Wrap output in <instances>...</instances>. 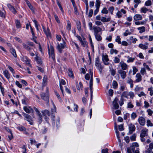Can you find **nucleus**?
<instances>
[{
	"instance_id": "nucleus-1",
	"label": "nucleus",
	"mask_w": 153,
	"mask_h": 153,
	"mask_svg": "<svg viewBox=\"0 0 153 153\" xmlns=\"http://www.w3.org/2000/svg\"><path fill=\"white\" fill-rule=\"evenodd\" d=\"M139 145L137 143H133L132 145L127 148V153H139Z\"/></svg>"
},
{
	"instance_id": "nucleus-2",
	"label": "nucleus",
	"mask_w": 153,
	"mask_h": 153,
	"mask_svg": "<svg viewBox=\"0 0 153 153\" xmlns=\"http://www.w3.org/2000/svg\"><path fill=\"white\" fill-rule=\"evenodd\" d=\"M48 53L50 58H51L53 61L55 60V55L54 52V49L53 46L51 45L50 48L49 45L48 46Z\"/></svg>"
},
{
	"instance_id": "nucleus-3",
	"label": "nucleus",
	"mask_w": 153,
	"mask_h": 153,
	"mask_svg": "<svg viewBox=\"0 0 153 153\" xmlns=\"http://www.w3.org/2000/svg\"><path fill=\"white\" fill-rule=\"evenodd\" d=\"M95 65L97 67L100 73H101L104 68V66L101 65L99 57H97L95 58Z\"/></svg>"
},
{
	"instance_id": "nucleus-4",
	"label": "nucleus",
	"mask_w": 153,
	"mask_h": 153,
	"mask_svg": "<svg viewBox=\"0 0 153 153\" xmlns=\"http://www.w3.org/2000/svg\"><path fill=\"white\" fill-rule=\"evenodd\" d=\"M63 43L59 44V43H57L58 45L56 47V48L60 53L62 52V49H64L66 46V43L65 42L64 40H63Z\"/></svg>"
},
{
	"instance_id": "nucleus-5",
	"label": "nucleus",
	"mask_w": 153,
	"mask_h": 153,
	"mask_svg": "<svg viewBox=\"0 0 153 153\" xmlns=\"http://www.w3.org/2000/svg\"><path fill=\"white\" fill-rule=\"evenodd\" d=\"M34 109L37 115L38 116V121L39 124H41L42 121V116L37 108L34 107Z\"/></svg>"
},
{
	"instance_id": "nucleus-6",
	"label": "nucleus",
	"mask_w": 153,
	"mask_h": 153,
	"mask_svg": "<svg viewBox=\"0 0 153 153\" xmlns=\"http://www.w3.org/2000/svg\"><path fill=\"white\" fill-rule=\"evenodd\" d=\"M42 99L45 101L48 105L49 104V96L48 94L42 93L40 94Z\"/></svg>"
},
{
	"instance_id": "nucleus-7",
	"label": "nucleus",
	"mask_w": 153,
	"mask_h": 153,
	"mask_svg": "<svg viewBox=\"0 0 153 153\" xmlns=\"http://www.w3.org/2000/svg\"><path fill=\"white\" fill-rule=\"evenodd\" d=\"M108 56L107 55L102 56V61L104 64L105 65H108L110 64L109 62H108L109 61V59L108 58Z\"/></svg>"
},
{
	"instance_id": "nucleus-8",
	"label": "nucleus",
	"mask_w": 153,
	"mask_h": 153,
	"mask_svg": "<svg viewBox=\"0 0 153 153\" xmlns=\"http://www.w3.org/2000/svg\"><path fill=\"white\" fill-rule=\"evenodd\" d=\"M24 116L25 117V120H26L28 121L30 125H32L33 123L32 122V120L31 118V116L25 113L24 114Z\"/></svg>"
},
{
	"instance_id": "nucleus-9",
	"label": "nucleus",
	"mask_w": 153,
	"mask_h": 153,
	"mask_svg": "<svg viewBox=\"0 0 153 153\" xmlns=\"http://www.w3.org/2000/svg\"><path fill=\"white\" fill-rule=\"evenodd\" d=\"M8 7L10 10L14 14H16L17 13V11L16 10L14 7L10 4H7Z\"/></svg>"
},
{
	"instance_id": "nucleus-10",
	"label": "nucleus",
	"mask_w": 153,
	"mask_h": 153,
	"mask_svg": "<svg viewBox=\"0 0 153 153\" xmlns=\"http://www.w3.org/2000/svg\"><path fill=\"white\" fill-rule=\"evenodd\" d=\"M118 101V99L116 97L113 102V105L115 109H117L119 108V106L117 103Z\"/></svg>"
},
{
	"instance_id": "nucleus-11",
	"label": "nucleus",
	"mask_w": 153,
	"mask_h": 153,
	"mask_svg": "<svg viewBox=\"0 0 153 153\" xmlns=\"http://www.w3.org/2000/svg\"><path fill=\"white\" fill-rule=\"evenodd\" d=\"M118 72L120 74L122 79H124L126 77V72L125 71L122 69H120L118 71Z\"/></svg>"
},
{
	"instance_id": "nucleus-12",
	"label": "nucleus",
	"mask_w": 153,
	"mask_h": 153,
	"mask_svg": "<svg viewBox=\"0 0 153 153\" xmlns=\"http://www.w3.org/2000/svg\"><path fill=\"white\" fill-rule=\"evenodd\" d=\"M93 29L94 30V35L98 34V33L102 30V29L100 27L97 26H94Z\"/></svg>"
},
{
	"instance_id": "nucleus-13",
	"label": "nucleus",
	"mask_w": 153,
	"mask_h": 153,
	"mask_svg": "<svg viewBox=\"0 0 153 153\" xmlns=\"http://www.w3.org/2000/svg\"><path fill=\"white\" fill-rule=\"evenodd\" d=\"M138 122L142 126H144L145 124V119L142 117H140L138 119Z\"/></svg>"
},
{
	"instance_id": "nucleus-14",
	"label": "nucleus",
	"mask_w": 153,
	"mask_h": 153,
	"mask_svg": "<svg viewBox=\"0 0 153 153\" xmlns=\"http://www.w3.org/2000/svg\"><path fill=\"white\" fill-rule=\"evenodd\" d=\"M135 127L134 125L132 124H130L129 126V131L128 133L129 134H132L133 131L135 130Z\"/></svg>"
},
{
	"instance_id": "nucleus-15",
	"label": "nucleus",
	"mask_w": 153,
	"mask_h": 153,
	"mask_svg": "<svg viewBox=\"0 0 153 153\" xmlns=\"http://www.w3.org/2000/svg\"><path fill=\"white\" fill-rule=\"evenodd\" d=\"M120 65L122 68V70H126L128 68L127 65L124 62H121L120 63Z\"/></svg>"
},
{
	"instance_id": "nucleus-16",
	"label": "nucleus",
	"mask_w": 153,
	"mask_h": 153,
	"mask_svg": "<svg viewBox=\"0 0 153 153\" xmlns=\"http://www.w3.org/2000/svg\"><path fill=\"white\" fill-rule=\"evenodd\" d=\"M136 79L135 82H140L142 80V77L141 74L139 73H137L136 75Z\"/></svg>"
},
{
	"instance_id": "nucleus-17",
	"label": "nucleus",
	"mask_w": 153,
	"mask_h": 153,
	"mask_svg": "<svg viewBox=\"0 0 153 153\" xmlns=\"http://www.w3.org/2000/svg\"><path fill=\"white\" fill-rule=\"evenodd\" d=\"M43 31L46 34L47 36H51L50 31L49 28H47V30H45V28L43 26H42Z\"/></svg>"
},
{
	"instance_id": "nucleus-18",
	"label": "nucleus",
	"mask_w": 153,
	"mask_h": 153,
	"mask_svg": "<svg viewBox=\"0 0 153 153\" xmlns=\"http://www.w3.org/2000/svg\"><path fill=\"white\" fill-rule=\"evenodd\" d=\"M41 112L43 115L45 117L47 116V115H48V116H50V112L48 110L46 109L43 110L41 111Z\"/></svg>"
},
{
	"instance_id": "nucleus-19",
	"label": "nucleus",
	"mask_w": 153,
	"mask_h": 153,
	"mask_svg": "<svg viewBox=\"0 0 153 153\" xmlns=\"http://www.w3.org/2000/svg\"><path fill=\"white\" fill-rule=\"evenodd\" d=\"M134 19L135 21L140 20L142 19V16L140 14H136L134 17Z\"/></svg>"
},
{
	"instance_id": "nucleus-20",
	"label": "nucleus",
	"mask_w": 153,
	"mask_h": 153,
	"mask_svg": "<svg viewBox=\"0 0 153 153\" xmlns=\"http://www.w3.org/2000/svg\"><path fill=\"white\" fill-rule=\"evenodd\" d=\"M3 74L7 79H9L10 78V75L7 70L4 71H3Z\"/></svg>"
},
{
	"instance_id": "nucleus-21",
	"label": "nucleus",
	"mask_w": 153,
	"mask_h": 153,
	"mask_svg": "<svg viewBox=\"0 0 153 153\" xmlns=\"http://www.w3.org/2000/svg\"><path fill=\"white\" fill-rule=\"evenodd\" d=\"M47 76H45L43 77V81L42 83V87H44L47 85Z\"/></svg>"
},
{
	"instance_id": "nucleus-22",
	"label": "nucleus",
	"mask_w": 153,
	"mask_h": 153,
	"mask_svg": "<svg viewBox=\"0 0 153 153\" xmlns=\"http://www.w3.org/2000/svg\"><path fill=\"white\" fill-rule=\"evenodd\" d=\"M81 45L84 47H85L87 46L88 45V43L85 38H83V40H82L80 41Z\"/></svg>"
},
{
	"instance_id": "nucleus-23",
	"label": "nucleus",
	"mask_w": 153,
	"mask_h": 153,
	"mask_svg": "<svg viewBox=\"0 0 153 153\" xmlns=\"http://www.w3.org/2000/svg\"><path fill=\"white\" fill-rule=\"evenodd\" d=\"M10 51L15 57H17V54L15 49L12 48H10Z\"/></svg>"
},
{
	"instance_id": "nucleus-24",
	"label": "nucleus",
	"mask_w": 153,
	"mask_h": 153,
	"mask_svg": "<svg viewBox=\"0 0 153 153\" xmlns=\"http://www.w3.org/2000/svg\"><path fill=\"white\" fill-rule=\"evenodd\" d=\"M53 107L52 108L51 110V114H55V113L56 112V107L55 106V105L54 104L53 102Z\"/></svg>"
},
{
	"instance_id": "nucleus-25",
	"label": "nucleus",
	"mask_w": 153,
	"mask_h": 153,
	"mask_svg": "<svg viewBox=\"0 0 153 153\" xmlns=\"http://www.w3.org/2000/svg\"><path fill=\"white\" fill-rule=\"evenodd\" d=\"M111 20V18L108 17L107 19L104 17H101V21L103 22H109Z\"/></svg>"
},
{
	"instance_id": "nucleus-26",
	"label": "nucleus",
	"mask_w": 153,
	"mask_h": 153,
	"mask_svg": "<svg viewBox=\"0 0 153 153\" xmlns=\"http://www.w3.org/2000/svg\"><path fill=\"white\" fill-rule=\"evenodd\" d=\"M147 136L146 131L142 130L140 134V137H145Z\"/></svg>"
},
{
	"instance_id": "nucleus-27",
	"label": "nucleus",
	"mask_w": 153,
	"mask_h": 153,
	"mask_svg": "<svg viewBox=\"0 0 153 153\" xmlns=\"http://www.w3.org/2000/svg\"><path fill=\"white\" fill-rule=\"evenodd\" d=\"M129 95L127 91H124L123 92L121 96V97H125L126 98H128V96Z\"/></svg>"
},
{
	"instance_id": "nucleus-28",
	"label": "nucleus",
	"mask_w": 153,
	"mask_h": 153,
	"mask_svg": "<svg viewBox=\"0 0 153 153\" xmlns=\"http://www.w3.org/2000/svg\"><path fill=\"white\" fill-rule=\"evenodd\" d=\"M66 29L69 32L71 30V23L70 22L68 21H67V24L66 26Z\"/></svg>"
},
{
	"instance_id": "nucleus-29",
	"label": "nucleus",
	"mask_w": 153,
	"mask_h": 153,
	"mask_svg": "<svg viewBox=\"0 0 153 153\" xmlns=\"http://www.w3.org/2000/svg\"><path fill=\"white\" fill-rule=\"evenodd\" d=\"M77 28L79 31H80L81 30V24L80 21H77L76 22Z\"/></svg>"
},
{
	"instance_id": "nucleus-30",
	"label": "nucleus",
	"mask_w": 153,
	"mask_h": 153,
	"mask_svg": "<svg viewBox=\"0 0 153 153\" xmlns=\"http://www.w3.org/2000/svg\"><path fill=\"white\" fill-rule=\"evenodd\" d=\"M137 29L140 30L139 33H141L145 31L146 28L144 27H141L138 28Z\"/></svg>"
},
{
	"instance_id": "nucleus-31",
	"label": "nucleus",
	"mask_w": 153,
	"mask_h": 153,
	"mask_svg": "<svg viewBox=\"0 0 153 153\" xmlns=\"http://www.w3.org/2000/svg\"><path fill=\"white\" fill-rule=\"evenodd\" d=\"M51 120H52V124L53 126H54L55 123V114H51Z\"/></svg>"
},
{
	"instance_id": "nucleus-32",
	"label": "nucleus",
	"mask_w": 153,
	"mask_h": 153,
	"mask_svg": "<svg viewBox=\"0 0 153 153\" xmlns=\"http://www.w3.org/2000/svg\"><path fill=\"white\" fill-rule=\"evenodd\" d=\"M112 85L114 88L116 89L118 87V84L117 82L115 80H113L112 83Z\"/></svg>"
},
{
	"instance_id": "nucleus-33",
	"label": "nucleus",
	"mask_w": 153,
	"mask_h": 153,
	"mask_svg": "<svg viewBox=\"0 0 153 153\" xmlns=\"http://www.w3.org/2000/svg\"><path fill=\"white\" fill-rule=\"evenodd\" d=\"M35 60L36 61L37 63L39 64H42V61L41 59L38 56H36L35 58Z\"/></svg>"
},
{
	"instance_id": "nucleus-34",
	"label": "nucleus",
	"mask_w": 153,
	"mask_h": 153,
	"mask_svg": "<svg viewBox=\"0 0 153 153\" xmlns=\"http://www.w3.org/2000/svg\"><path fill=\"white\" fill-rule=\"evenodd\" d=\"M95 38L98 41H101L102 39V38L100 35L97 34L94 35Z\"/></svg>"
},
{
	"instance_id": "nucleus-35",
	"label": "nucleus",
	"mask_w": 153,
	"mask_h": 153,
	"mask_svg": "<svg viewBox=\"0 0 153 153\" xmlns=\"http://www.w3.org/2000/svg\"><path fill=\"white\" fill-rule=\"evenodd\" d=\"M100 0H96L95 6L96 8H99L100 6Z\"/></svg>"
},
{
	"instance_id": "nucleus-36",
	"label": "nucleus",
	"mask_w": 153,
	"mask_h": 153,
	"mask_svg": "<svg viewBox=\"0 0 153 153\" xmlns=\"http://www.w3.org/2000/svg\"><path fill=\"white\" fill-rule=\"evenodd\" d=\"M134 2L136 3L134 6V7L135 8L137 7L138 4L141 3L140 0H134Z\"/></svg>"
},
{
	"instance_id": "nucleus-37",
	"label": "nucleus",
	"mask_w": 153,
	"mask_h": 153,
	"mask_svg": "<svg viewBox=\"0 0 153 153\" xmlns=\"http://www.w3.org/2000/svg\"><path fill=\"white\" fill-rule=\"evenodd\" d=\"M22 45L23 46V47L27 50L28 51H30V48L25 43H23L22 44Z\"/></svg>"
},
{
	"instance_id": "nucleus-38",
	"label": "nucleus",
	"mask_w": 153,
	"mask_h": 153,
	"mask_svg": "<svg viewBox=\"0 0 153 153\" xmlns=\"http://www.w3.org/2000/svg\"><path fill=\"white\" fill-rule=\"evenodd\" d=\"M16 25L17 28H19L21 27L20 22L18 20H16Z\"/></svg>"
},
{
	"instance_id": "nucleus-39",
	"label": "nucleus",
	"mask_w": 153,
	"mask_h": 153,
	"mask_svg": "<svg viewBox=\"0 0 153 153\" xmlns=\"http://www.w3.org/2000/svg\"><path fill=\"white\" fill-rule=\"evenodd\" d=\"M139 47L141 48L146 50L148 48V46L142 44H140L139 45Z\"/></svg>"
},
{
	"instance_id": "nucleus-40",
	"label": "nucleus",
	"mask_w": 153,
	"mask_h": 153,
	"mask_svg": "<svg viewBox=\"0 0 153 153\" xmlns=\"http://www.w3.org/2000/svg\"><path fill=\"white\" fill-rule=\"evenodd\" d=\"M26 2L27 6H28L29 8L31 9V10L32 11H33V7L31 5V4L27 0L26 1Z\"/></svg>"
},
{
	"instance_id": "nucleus-41",
	"label": "nucleus",
	"mask_w": 153,
	"mask_h": 153,
	"mask_svg": "<svg viewBox=\"0 0 153 153\" xmlns=\"http://www.w3.org/2000/svg\"><path fill=\"white\" fill-rule=\"evenodd\" d=\"M85 2L86 5V12H88V0H82Z\"/></svg>"
},
{
	"instance_id": "nucleus-42",
	"label": "nucleus",
	"mask_w": 153,
	"mask_h": 153,
	"mask_svg": "<svg viewBox=\"0 0 153 153\" xmlns=\"http://www.w3.org/2000/svg\"><path fill=\"white\" fill-rule=\"evenodd\" d=\"M141 10L142 13H146L147 11L148 10L146 7H143L141 8Z\"/></svg>"
},
{
	"instance_id": "nucleus-43",
	"label": "nucleus",
	"mask_w": 153,
	"mask_h": 153,
	"mask_svg": "<svg viewBox=\"0 0 153 153\" xmlns=\"http://www.w3.org/2000/svg\"><path fill=\"white\" fill-rule=\"evenodd\" d=\"M137 117V115L135 112H133L131 114V117L132 120L134 119Z\"/></svg>"
},
{
	"instance_id": "nucleus-44",
	"label": "nucleus",
	"mask_w": 153,
	"mask_h": 153,
	"mask_svg": "<svg viewBox=\"0 0 153 153\" xmlns=\"http://www.w3.org/2000/svg\"><path fill=\"white\" fill-rule=\"evenodd\" d=\"M115 41L119 44H121V39L119 36H117L115 39Z\"/></svg>"
},
{
	"instance_id": "nucleus-45",
	"label": "nucleus",
	"mask_w": 153,
	"mask_h": 153,
	"mask_svg": "<svg viewBox=\"0 0 153 153\" xmlns=\"http://www.w3.org/2000/svg\"><path fill=\"white\" fill-rule=\"evenodd\" d=\"M17 128L21 131H25L26 130V128L25 127L22 126L17 127Z\"/></svg>"
},
{
	"instance_id": "nucleus-46",
	"label": "nucleus",
	"mask_w": 153,
	"mask_h": 153,
	"mask_svg": "<svg viewBox=\"0 0 153 153\" xmlns=\"http://www.w3.org/2000/svg\"><path fill=\"white\" fill-rule=\"evenodd\" d=\"M146 72V71L145 68H142L140 70V73L143 75H144L145 74Z\"/></svg>"
},
{
	"instance_id": "nucleus-47",
	"label": "nucleus",
	"mask_w": 153,
	"mask_h": 153,
	"mask_svg": "<svg viewBox=\"0 0 153 153\" xmlns=\"http://www.w3.org/2000/svg\"><path fill=\"white\" fill-rule=\"evenodd\" d=\"M114 62L115 63H118L120 62V59L119 58H118L117 56H115L114 57Z\"/></svg>"
},
{
	"instance_id": "nucleus-48",
	"label": "nucleus",
	"mask_w": 153,
	"mask_h": 153,
	"mask_svg": "<svg viewBox=\"0 0 153 153\" xmlns=\"http://www.w3.org/2000/svg\"><path fill=\"white\" fill-rule=\"evenodd\" d=\"M53 14L56 20L58 23H60V21L59 19L58 16L55 13H53Z\"/></svg>"
},
{
	"instance_id": "nucleus-49",
	"label": "nucleus",
	"mask_w": 153,
	"mask_h": 153,
	"mask_svg": "<svg viewBox=\"0 0 153 153\" xmlns=\"http://www.w3.org/2000/svg\"><path fill=\"white\" fill-rule=\"evenodd\" d=\"M68 74L69 76L70 77H71L72 78L74 77L73 73L71 70L70 69L69 70Z\"/></svg>"
},
{
	"instance_id": "nucleus-50",
	"label": "nucleus",
	"mask_w": 153,
	"mask_h": 153,
	"mask_svg": "<svg viewBox=\"0 0 153 153\" xmlns=\"http://www.w3.org/2000/svg\"><path fill=\"white\" fill-rule=\"evenodd\" d=\"M148 90L149 91H150V95L151 96H152L153 94V87H151L150 88H149Z\"/></svg>"
},
{
	"instance_id": "nucleus-51",
	"label": "nucleus",
	"mask_w": 153,
	"mask_h": 153,
	"mask_svg": "<svg viewBox=\"0 0 153 153\" xmlns=\"http://www.w3.org/2000/svg\"><path fill=\"white\" fill-rule=\"evenodd\" d=\"M108 10L106 7H104L101 11L102 13L105 14L108 13Z\"/></svg>"
},
{
	"instance_id": "nucleus-52",
	"label": "nucleus",
	"mask_w": 153,
	"mask_h": 153,
	"mask_svg": "<svg viewBox=\"0 0 153 153\" xmlns=\"http://www.w3.org/2000/svg\"><path fill=\"white\" fill-rule=\"evenodd\" d=\"M24 110L26 113H30L31 112L29 109V108L26 106H25L24 107Z\"/></svg>"
},
{
	"instance_id": "nucleus-53",
	"label": "nucleus",
	"mask_w": 153,
	"mask_h": 153,
	"mask_svg": "<svg viewBox=\"0 0 153 153\" xmlns=\"http://www.w3.org/2000/svg\"><path fill=\"white\" fill-rule=\"evenodd\" d=\"M147 125L148 126H153L152 123H151L149 120H148L147 121Z\"/></svg>"
},
{
	"instance_id": "nucleus-54",
	"label": "nucleus",
	"mask_w": 153,
	"mask_h": 153,
	"mask_svg": "<svg viewBox=\"0 0 153 153\" xmlns=\"http://www.w3.org/2000/svg\"><path fill=\"white\" fill-rule=\"evenodd\" d=\"M136 135L135 134H134L130 137V139L132 141H135L136 140Z\"/></svg>"
},
{
	"instance_id": "nucleus-55",
	"label": "nucleus",
	"mask_w": 153,
	"mask_h": 153,
	"mask_svg": "<svg viewBox=\"0 0 153 153\" xmlns=\"http://www.w3.org/2000/svg\"><path fill=\"white\" fill-rule=\"evenodd\" d=\"M152 2L150 0H148L146 1L145 3V5L146 6H149L151 5Z\"/></svg>"
},
{
	"instance_id": "nucleus-56",
	"label": "nucleus",
	"mask_w": 153,
	"mask_h": 153,
	"mask_svg": "<svg viewBox=\"0 0 153 153\" xmlns=\"http://www.w3.org/2000/svg\"><path fill=\"white\" fill-rule=\"evenodd\" d=\"M134 107L133 105L131 103V102H129L128 104L127 108H132Z\"/></svg>"
},
{
	"instance_id": "nucleus-57",
	"label": "nucleus",
	"mask_w": 153,
	"mask_h": 153,
	"mask_svg": "<svg viewBox=\"0 0 153 153\" xmlns=\"http://www.w3.org/2000/svg\"><path fill=\"white\" fill-rule=\"evenodd\" d=\"M114 9V7L113 6L110 7L108 9L109 11L111 12V14H113V11Z\"/></svg>"
},
{
	"instance_id": "nucleus-58",
	"label": "nucleus",
	"mask_w": 153,
	"mask_h": 153,
	"mask_svg": "<svg viewBox=\"0 0 153 153\" xmlns=\"http://www.w3.org/2000/svg\"><path fill=\"white\" fill-rule=\"evenodd\" d=\"M147 111L148 113V115L150 116H151L152 115L153 113V111H152V110H151L150 109H148L147 110Z\"/></svg>"
},
{
	"instance_id": "nucleus-59",
	"label": "nucleus",
	"mask_w": 153,
	"mask_h": 153,
	"mask_svg": "<svg viewBox=\"0 0 153 153\" xmlns=\"http://www.w3.org/2000/svg\"><path fill=\"white\" fill-rule=\"evenodd\" d=\"M143 65L145 68H146L148 71H150V68H149L148 65H147L146 63H143Z\"/></svg>"
},
{
	"instance_id": "nucleus-60",
	"label": "nucleus",
	"mask_w": 153,
	"mask_h": 153,
	"mask_svg": "<svg viewBox=\"0 0 153 153\" xmlns=\"http://www.w3.org/2000/svg\"><path fill=\"white\" fill-rule=\"evenodd\" d=\"M93 79L92 78H91L90 80L89 83V87L90 88H93Z\"/></svg>"
},
{
	"instance_id": "nucleus-61",
	"label": "nucleus",
	"mask_w": 153,
	"mask_h": 153,
	"mask_svg": "<svg viewBox=\"0 0 153 153\" xmlns=\"http://www.w3.org/2000/svg\"><path fill=\"white\" fill-rule=\"evenodd\" d=\"M111 74L113 76H114L116 74V71L115 70L112 68L111 70Z\"/></svg>"
},
{
	"instance_id": "nucleus-62",
	"label": "nucleus",
	"mask_w": 153,
	"mask_h": 153,
	"mask_svg": "<svg viewBox=\"0 0 153 153\" xmlns=\"http://www.w3.org/2000/svg\"><path fill=\"white\" fill-rule=\"evenodd\" d=\"M22 152L23 153H25L26 152V149L25 145H23L22 147Z\"/></svg>"
},
{
	"instance_id": "nucleus-63",
	"label": "nucleus",
	"mask_w": 153,
	"mask_h": 153,
	"mask_svg": "<svg viewBox=\"0 0 153 153\" xmlns=\"http://www.w3.org/2000/svg\"><path fill=\"white\" fill-rule=\"evenodd\" d=\"M116 15L118 18H120L122 17V14L120 11H118L116 13Z\"/></svg>"
},
{
	"instance_id": "nucleus-64",
	"label": "nucleus",
	"mask_w": 153,
	"mask_h": 153,
	"mask_svg": "<svg viewBox=\"0 0 153 153\" xmlns=\"http://www.w3.org/2000/svg\"><path fill=\"white\" fill-rule=\"evenodd\" d=\"M28 59L27 57L26 56H24L21 59L22 60L25 62L27 61Z\"/></svg>"
}]
</instances>
